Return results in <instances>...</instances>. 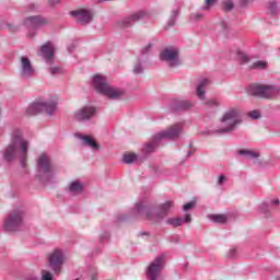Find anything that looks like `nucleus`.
<instances>
[{"label": "nucleus", "instance_id": "nucleus-43", "mask_svg": "<svg viewBox=\"0 0 280 280\" xmlns=\"http://www.w3.org/2000/svg\"><path fill=\"white\" fill-rule=\"evenodd\" d=\"M7 27H8L9 32H11L12 34H16V32H19V26H16L12 23H8Z\"/></svg>", "mask_w": 280, "mask_h": 280}, {"label": "nucleus", "instance_id": "nucleus-38", "mask_svg": "<svg viewBox=\"0 0 280 280\" xmlns=\"http://www.w3.org/2000/svg\"><path fill=\"white\" fill-rule=\"evenodd\" d=\"M248 117L254 120L261 119V113L258 109H254L248 113Z\"/></svg>", "mask_w": 280, "mask_h": 280}, {"label": "nucleus", "instance_id": "nucleus-31", "mask_svg": "<svg viewBox=\"0 0 280 280\" xmlns=\"http://www.w3.org/2000/svg\"><path fill=\"white\" fill-rule=\"evenodd\" d=\"M236 56L241 65H248V62H250V57H248V55L242 50L236 51Z\"/></svg>", "mask_w": 280, "mask_h": 280}, {"label": "nucleus", "instance_id": "nucleus-53", "mask_svg": "<svg viewBox=\"0 0 280 280\" xmlns=\"http://www.w3.org/2000/svg\"><path fill=\"white\" fill-rule=\"evenodd\" d=\"M269 205H273L275 207H279L280 200L279 199H272Z\"/></svg>", "mask_w": 280, "mask_h": 280}, {"label": "nucleus", "instance_id": "nucleus-54", "mask_svg": "<svg viewBox=\"0 0 280 280\" xmlns=\"http://www.w3.org/2000/svg\"><path fill=\"white\" fill-rule=\"evenodd\" d=\"M145 235H150V232H145V231L139 232L138 237H143Z\"/></svg>", "mask_w": 280, "mask_h": 280}, {"label": "nucleus", "instance_id": "nucleus-59", "mask_svg": "<svg viewBox=\"0 0 280 280\" xmlns=\"http://www.w3.org/2000/svg\"><path fill=\"white\" fill-rule=\"evenodd\" d=\"M257 164H258V165H262L261 160H258V161H257Z\"/></svg>", "mask_w": 280, "mask_h": 280}, {"label": "nucleus", "instance_id": "nucleus-45", "mask_svg": "<svg viewBox=\"0 0 280 280\" xmlns=\"http://www.w3.org/2000/svg\"><path fill=\"white\" fill-rule=\"evenodd\" d=\"M200 19H202V13H192L190 15L191 21H200Z\"/></svg>", "mask_w": 280, "mask_h": 280}, {"label": "nucleus", "instance_id": "nucleus-12", "mask_svg": "<svg viewBox=\"0 0 280 280\" xmlns=\"http://www.w3.org/2000/svg\"><path fill=\"white\" fill-rule=\"evenodd\" d=\"M160 60L161 62H168V67H171V69L183 65L180 61V50H178V48H165L160 52Z\"/></svg>", "mask_w": 280, "mask_h": 280}, {"label": "nucleus", "instance_id": "nucleus-8", "mask_svg": "<svg viewBox=\"0 0 280 280\" xmlns=\"http://www.w3.org/2000/svg\"><path fill=\"white\" fill-rule=\"evenodd\" d=\"M221 124H228L226 127L217 129V135H226L229 132H234L237 128V125L242 124V119H240V110L236 108H231L226 110L221 118H219Z\"/></svg>", "mask_w": 280, "mask_h": 280}, {"label": "nucleus", "instance_id": "nucleus-2", "mask_svg": "<svg viewBox=\"0 0 280 280\" xmlns=\"http://www.w3.org/2000/svg\"><path fill=\"white\" fill-rule=\"evenodd\" d=\"M19 147L22 154H27L30 142L25 140L23 130L14 128L11 132V142L2 151L3 161H5V163H12V161L16 159V154H19Z\"/></svg>", "mask_w": 280, "mask_h": 280}, {"label": "nucleus", "instance_id": "nucleus-50", "mask_svg": "<svg viewBox=\"0 0 280 280\" xmlns=\"http://www.w3.org/2000/svg\"><path fill=\"white\" fill-rule=\"evenodd\" d=\"M236 254H237V249L233 248V249H230V250L228 252L226 257H229V258L235 257Z\"/></svg>", "mask_w": 280, "mask_h": 280}, {"label": "nucleus", "instance_id": "nucleus-15", "mask_svg": "<svg viewBox=\"0 0 280 280\" xmlns=\"http://www.w3.org/2000/svg\"><path fill=\"white\" fill-rule=\"evenodd\" d=\"M37 56H40L47 65H54V60L56 59V48L54 44L50 40L43 44L37 51Z\"/></svg>", "mask_w": 280, "mask_h": 280}, {"label": "nucleus", "instance_id": "nucleus-11", "mask_svg": "<svg viewBox=\"0 0 280 280\" xmlns=\"http://www.w3.org/2000/svg\"><path fill=\"white\" fill-rule=\"evenodd\" d=\"M23 25L28 30V36L34 38L36 33L33 32L40 27H45V25H49V20L43 15H32L24 19Z\"/></svg>", "mask_w": 280, "mask_h": 280}, {"label": "nucleus", "instance_id": "nucleus-25", "mask_svg": "<svg viewBox=\"0 0 280 280\" xmlns=\"http://www.w3.org/2000/svg\"><path fill=\"white\" fill-rule=\"evenodd\" d=\"M211 81H209V79L205 78V79H201L197 85V90H196V93H197V97H199V100H205V95H206V92H205V88L206 86H209Z\"/></svg>", "mask_w": 280, "mask_h": 280}, {"label": "nucleus", "instance_id": "nucleus-19", "mask_svg": "<svg viewBox=\"0 0 280 280\" xmlns=\"http://www.w3.org/2000/svg\"><path fill=\"white\" fill-rule=\"evenodd\" d=\"M194 104L189 101H184V100H175L171 105H170V112L171 113H183L185 110H189Z\"/></svg>", "mask_w": 280, "mask_h": 280}, {"label": "nucleus", "instance_id": "nucleus-1", "mask_svg": "<svg viewBox=\"0 0 280 280\" xmlns=\"http://www.w3.org/2000/svg\"><path fill=\"white\" fill-rule=\"evenodd\" d=\"M183 132V128L180 125H172L168 129L164 131L158 132L150 142L145 143L142 148V154H140V159L145 161L150 158V154L154 153L159 145H161V141L163 139H168L170 141H174V139H178L180 133Z\"/></svg>", "mask_w": 280, "mask_h": 280}, {"label": "nucleus", "instance_id": "nucleus-16", "mask_svg": "<svg viewBox=\"0 0 280 280\" xmlns=\"http://www.w3.org/2000/svg\"><path fill=\"white\" fill-rule=\"evenodd\" d=\"M70 14L77 19V23L80 25H89L93 21V12L86 9L71 11Z\"/></svg>", "mask_w": 280, "mask_h": 280}, {"label": "nucleus", "instance_id": "nucleus-37", "mask_svg": "<svg viewBox=\"0 0 280 280\" xmlns=\"http://www.w3.org/2000/svg\"><path fill=\"white\" fill-rule=\"evenodd\" d=\"M205 3L206 4L201 7V10L207 11L211 10V8L218 3V0H206Z\"/></svg>", "mask_w": 280, "mask_h": 280}, {"label": "nucleus", "instance_id": "nucleus-55", "mask_svg": "<svg viewBox=\"0 0 280 280\" xmlns=\"http://www.w3.org/2000/svg\"><path fill=\"white\" fill-rule=\"evenodd\" d=\"M199 135L206 136V135H212V132L209 130H203V131H200Z\"/></svg>", "mask_w": 280, "mask_h": 280}, {"label": "nucleus", "instance_id": "nucleus-56", "mask_svg": "<svg viewBox=\"0 0 280 280\" xmlns=\"http://www.w3.org/2000/svg\"><path fill=\"white\" fill-rule=\"evenodd\" d=\"M188 148H190V150H194V141H189Z\"/></svg>", "mask_w": 280, "mask_h": 280}, {"label": "nucleus", "instance_id": "nucleus-23", "mask_svg": "<svg viewBox=\"0 0 280 280\" xmlns=\"http://www.w3.org/2000/svg\"><path fill=\"white\" fill-rule=\"evenodd\" d=\"M148 62V57H137V62L133 66L132 73L133 75H141L145 71L143 65Z\"/></svg>", "mask_w": 280, "mask_h": 280}, {"label": "nucleus", "instance_id": "nucleus-14", "mask_svg": "<svg viewBox=\"0 0 280 280\" xmlns=\"http://www.w3.org/2000/svg\"><path fill=\"white\" fill-rule=\"evenodd\" d=\"M49 268L55 275H60L65 264V254L60 249H55L48 258Z\"/></svg>", "mask_w": 280, "mask_h": 280}, {"label": "nucleus", "instance_id": "nucleus-4", "mask_svg": "<svg viewBox=\"0 0 280 280\" xmlns=\"http://www.w3.org/2000/svg\"><path fill=\"white\" fill-rule=\"evenodd\" d=\"M92 86L101 95H105L109 100H121L126 92L108 84V79L102 74H94Z\"/></svg>", "mask_w": 280, "mask_h": 280}, {"label": "nucleus", "instance_id": "nucleus-57", "mask_svg": "<svg viewBox=\"0 0 280 280\" xmlns=\"http://www.w3.org/2000/svg\"><path fill=\"white\" fill-rule=\"evenodd\" d=\"M178 240H179V237H178V236H175V237H174V242H175V244H178Z\"/></svg>", "mask_w": 280, "mask_h": 280}, {"label": "nucleus", "instance_id": "nucleus-24", "mask_svg": "<svg viewBox=\"0 0 280 280\" xmlns=\"http://www.w3.org/2000/svg\"><path fill=\"white\" fill-rule=\"evenodd\" d=\"M122 163H126V165H132V163H143V160L141 159V155L136 153H125L122 155Z\"/></svg>", "mask_w": 280, "mask_h": 280}, {"label": "nucleus", "instance_id": "nucleus-29", "mask_svg": "<svg viewBox=\"0 0 280 280\" xmlns=\"http://www.w3.org/2000/svg\"><path fill=\"white\" fill-rule=\"evenodd\" d=\"M240 156H245V159H259V152L250 151L248 149H241L237 151Z\"/></svg>", "mask_w": 280, "mask_h": 280}, {"label": "nucleus", "instance_id": "nucleus-34", "mask_svg": "<svg viewBox=\"0 0 280 280\" xmlns=\"http://www.w3.org/2000/svg\"><path fill=\"white\" fill-rule=\"evenodd\" d=\"M267 68H268V62L264 60H258L249 67V69H261V70Z\"/></svg>", "mask_w": 280, "mask_h": 280}, {"label": "nucleus", "instance_id": "nucleus-7", "mask_svg": "<svg viewBox=\"0 0 280 280\" xmlns=\"http://www.w3.org/2000/svg\"><path fill=\"white\" fill-rule=\"evenodd\" d=\"M24 220L25 209L19 207L9 213L8 218L4 220L3 229L7 233H16L18 231H21Z\"/></svg>", "mask_w": 280, "mask_h": 280}, {"label": "nucleus", "instance_id": "nucleus-36", "mask_svg": "<svg viewBox=\"0 0 280 280\" xmlns=\"http://www.w3.org/2000/svg\"><path fill=\"white\" fill-rule=\"evenodd\" d=\"M152 47H154V45L152 43H149L147 46H144L141 50H140V58H148V54H150V51H152Z\"/></svg>", "mask_w": 280, "mask_h": 280}, {"label": "nucleus", "instance_id": "nucleus-18", "mask_svg": "<svg viewBox=\"0 0 280 280\" xmlns=\"http://www.w3.org/2000/svg\"><path fill=\"white\" fill-rule=\"evenodd\" d=\"M142 19H145V12L138 11L119 21L118 25H120L122 28L132 27L133 24H136L138 21H141Z\"/></svg>", "mask_w": 280, "mask_h": 280}, {"label": "nucleus", "instance_id": "nucleus-49", "mask_svg": "<svg viewBox=\"0 0 280 280\" xmlns=\"http://www.w3.org/2000/svg\"><path fill=\"white\" fill-rule=\"evenodd\" d=\"M58 3H60V0H48V5L50 8H56V5H58Z\"/></svg>", "mask_w": 280, "mask_h": 280}, {"label": "nucleus", "instance_id": "nucleus-35", "mask_svg": "<svg viewBox=\"0 0 280 280\" xmlns=\"http://www.w3.org/2000/svg\"><path fill=\"white\" fill-rule=\"evenodd\" d=\"M259 212L265 215V218H268L270 215V203L262 202L259 208Z\"/></svg>", "mask_w": 280, "mask_h": 280}, {"label": "nucleus", "instance_id": "nucleus-6", "mask_svg": "<svg viewBox=\"0 0 280 280\" xmlns=\"http://www.w3.org/2000/svg\"><path fill=\"white\" fill-rule=\"evenodd\" d=\"M247 93L260 100H275L280 93V88L270 84L253 83L247 88Z\"/></svg>", "mask_w": 280, "mask_h": 280}, {"label": "nucleus", "instance_id": "nucleus-10", "mask_svg": "<svg viewBox=\"0 0 280 280\" xmlns=\"http://www.w3.org/2000/svg\"><path fill=\"white\" fill-rule=\"evenodd\" d=\"M165 256H156L147 267L145 279L147 280H159L163 270L165 269Z\"/></svg>", "mask_w": 280, "mask_h": 280}, {"label": "nucleus", "instance_id": "nucleus-20", "mask_svg": "<svg viewBox=\"0 0 280 280\" xmlns=\"http://www.w3.org/2000/svg\"><path fill=\"white\" fill-rule=\"evenodd\" d=\"M174 207V201L167 200L164 203H161L158 207V211L155 212L156 220H165L167 215H170V210Z\"/></svg>", "mask_w": 280, "mask_h": 280}, {"label": "nucleus", "instance_id": "nucleus-21", "mask_svg": "<svg viewBox=\"0 0 280 280\" xmlns=\"http://www.w3.org/2000/svg\"><path fill=\"white\" fill-rule=\"evenodd\" d=\"M191 222V214L186 213L184 218H168L166 220V224L168 226H174V229H177V226H183V224H189Z\"/></svg>", "mask_w": 280, "mask_h": 280}, {"label": "nucleus", "instance_id": "nucleus-3", "mask_svg": "<svg viewBox=\"0 0 280 280\" xmlns=\"http://www.w3.org/2000/svg\"><path fill=\"white\" fill-rule=\"evenodd\" d=\"M156 206L145 201H138L135 203L133 208L130 211V214H121L117 218V222H126L127 220H153L154 210Z\"/></svg>", "mask_w": 280, "mask_h": 280}, {"label": "nucleus", "instance_id": "nucleus-13", "mask_svg": "<svg viewBox=\"0 0 280 280\" xmlns=\"http://www.w3.org/2000/svg\"><path fill=\"white\" fill-rule=\"evenodd\" d=\"M96 116H97V107L93 105H84L73 113V119L79 124L92 121V119H95Z\"/></svg>", "mask_w": 280, "mask_h": 280}, {"label": "nucleus", "instance_id": "nucleus-42", "mask_svg": "<svg viewBox=\"0 0 280 280\" xmlns=\"http://www.w3.org/2000/svg\"><path fill=\"white\" fill-rule=\"evenodd\" d=\"M106 240H110V232L105 231L101 236H100V242L101 244H104Z\"/></svg>", "mask_w": 280, "mask_h": 280}, {"label": "nucleus", "instance_id": "nucleus-47", "mask_svg": "<svg viewBox=\"0 0 280 280\" xmlns=\"http://www.w3.org/2000/svg\"><path fill=\"white\" fill-rule=\"evenodd\" d=\"M206 104L207 106H220V103L215 100H209Z\"/></svg>", "mask_w": 280, "mask_h": 280}, {"label": "nucleus", "instance_id": "nucleus-44", "mask_svg": "<svg viewBox=\"0 0 280 280\" xmlns=\"http://www.w3.org/2000/svg\"><path fill=\"white\" fill-rule=\"evenodd\" d=\"M75 47H78V43L73 42L72 44L68 45L67 50L68 54H73V51H75Z\"/></svg>", "mask_w": 280, "mask_h": 280}, {"label": "nucleus", "instance_id": "nucleus-27", "mask_svg": "<svg viewBox=\"0 0 280 280\" xmlns=\"http://www.w3.org/2000/svg\"><path fill=\"white\" fill-rule=\"evenodd\" d=\"M69 191L71 194H82L84 191V184L80 180H73L69 186Z\"/></svg>", "mask_w": 280, "mask_h": 280}, {"label": "nucleus", "instance_id": "nucleus-33", "mask_svg": "<svg viewBox=\"0 0 280 280\" xmlns=\"http://www.w3.org/2000/svg\"><path fill=\"white\" fill-rule=\"evenodd\" d=\"M268 10H269L271 16H277V14L279 12V5L277 4V2L270 1L268 4Z\"/></svg>", "mask_w": 280, "mask_h": 280}, {"label": "nucleus", "instance_id": "nucleus-40", "mask_svg": "<svg viewBox=\"0 0 280 280\" xmlns=\"http://www.w3.org/2000/svg\"><path fill=\"white\" fill-rule=\"evenodd\" d=\"M196 207V200L189 201L183 206V211H190Z\"/></svg>", "mask_w": 280, "mask_h": 280}, {"label": "nucleus", "instance_id": "nucleus-32", "mask_svg": "<svg viewBox=\"0 0 280 280\" xmlns=\"http://www.w3.org/2000/svg\"><path fill=\"white\" fill-rule=\"evenodd\" d=\"M221 8L223 12H232V10L235 8V3H233L231 0H222Z\"/></svg>", "mask_w": 280, "mask_h": 280}, {"label": "nucleus", "instance_id": "nucleus-5", "mask_svg": "<svg viewBox=\"0 0 280 280\" xmlns=\"http://www.w3.org/2000/svg\"><path fill=\"white\" fill-rule=\"evenodd\" d=\"M36 173L35 178L39 180V183L44 185L47 183H56V173H54L51 159L45 153L40 154L37 159Z\"/></svg>", "mask_w": 280, "mask_h": 280}, {"label": "nucleus", "instance_id": "nucleus-60", "mask_svg": "<svg viewBox=\"0 0 280 280\" xmlns=\"http://www.w3.org/2000/svg\"><path fill=\"white\" fill-rule=\"evenodd\" d=\"M277 280H279V277H276Z\"/></svg>", "mask_w": 280, "mask_h": 280}, {"label": "nucleus", "instance_id": "nucleus-48", "mask_svg": "<svg viewBox=\"0 0 280 280\" xmlns=\"http://www.w3.org/2000/svg\"><path fill=\"white\" fill-rule=\"evenodd\" d=\"M226 183V176L220 175L218 178V185H224Z\"/></svg>", "mask_w": 280, "mask_h": 280}, {"label": "nucleus", "instance_id": "nucleus-58", "mask_svg": "<svg viewBox=\"0 0 280 280\" xmlns=\"http://www.w3.org/2000/svg\"><path fill=\"white\" fill-rule=\"evenodd\" d=\"M191 154H194V152L192 151H188L187 158L191 156Z\"/></svg>", "mask_w": 280, "mask_h": 280}, {"label": "nucleus", "instance_id": "nucleus-22", "mask_svg": "<svg viewBox=\"0 0 280 280\" xmlns=\"http://www.w3.org/2000/svg\"><path fill=\"white\" fill-rule=\"evenodd\" d=\"M79 139L82 140L83 145L91 148L94 152H100V143L91 136L78 135Z\"/></svg>", "mask_w": 280, "mask_h": 280}, {"label": "nucleus", "instance_id": "nucleus-41", "mask_svg": "<svg viewBox=\"0 0 280 280\" xmlns=\"http://www.w3.org/2000/svg\"><path fill=\"white\" fill-rule=\"evenodd\" d=\"M48 71H49L50 75H58V73H62V68L52 67V68H49Z\"/></svg>", "mask_w": 280, "mask_h": 280}, {"label": "nucleus", "instance_id": "nucleus-17", "mask_svg": "<svg viewBox=\"0 0 280 280\" xmlns=\"http://www.w3.org/2000/svg\"><path fill=\"white\" fill-rule=\"evenodd\" d=\"M36 73V70L32 66V61H30V57L22 56L21 57V70L20 75L22 78H32Z\"/></svg>", "mask_w": 280, "mask_h": 280}, {"label": "nucleus", "instance_id": "nucleus-26", "mask_svg": "<svg viewBox=\"0 0 280 280\" xmlns=\"http://www.w3.org/2000/svg\"><path fill=\"white\" fill-rule=\"evenodd\" d=\"M180 16V9H175L171 12V16L168 19V22L166 26L164 27L165 30H170V27H174L176 25V19Z\"/></svg>", "mask_w": 280, "mask_h": 280}, {"label": "nucleus", "instance_id": "nucleus-52", "mask_svg": "<svg viewBox=\"0 0 280 280\" xmlns=\"http://www.w3.org/2000/svg\"><path fill=\"white\" fill-rule=\"evenodd\" d=\"M249 1H253V0H240L241 8H246V5H248Z\"/></svg>", "mask_w": 280, "mask_h": 280}, {"label": "nucleus", "instance_id": "nucleus-9", "mask_svg": "<svg viewBox=\"0 0 280 280\" xmlns=\"http://www.w3.org/2000/svg\"><path fill=\"white\" fill-rule=\"evenodd\" d=\"M56 108H58V104L56 101L50 102H33L26 108V115L30 117H34L35 115H40V113H46L49 117L56 113Z\"/></svg>", "mask_w": 280, "mask_h": 280}, {"label": "nucleus", "instance_id": "nucleus-51", "mask_svg": "<svg viewBox=\"0 0 280 280\" xmlns=\"http://www.w3.org/2000/svg\"><path fill=\"white\" fill-rule=\"evenodd\" d=\"M91 279L92 280H97V269H92Z\"/></svg>", "mask_w": 280, "mask_h": 280}, {"label": "nucleus", "instance_id": "nucleus-39", "mask_svg": "<svg viewBox=\"0 0 280 280\" xmlns=\"http://www.w3.org/2000/svg\"><path fill=\"white\" fill-rule=\"evenodd\" d=\"M28 12H38L40 10V4L38 2H32L27 5Z\"/></svg>", "mask_w": 280, "mask_h": 280}, {"label": "nucleus", "instance_id": "nucleus-30", "mask_svg": "<svg viewBox=\"0 0 280 280\" xmlns=\"http://www.w3.org/2000/svg\"><path fill=\"white\" fill-rule=\"evenodd\" d=\"M208 218L211 222H214V224H226L229 220L226 214H209Z\"/></svg>", "mask_w": 280, "mask_h": 280}, {"label": "nucleus", "instance_id": "nucleus-28", "mask_svg": "<svg viewBox=\"0 0 280 280\" xmlns=\"http://www.w3.org/2000/svg\"><path fill=\"white\" fill-rule=\"evenodd\" d=\"M25 280H54V275L47 270H42V279L34 275H27Z\"/></svg>", "mask_w": 280, "mask_h": 280}, {"label": "nucleus", "instance_id": "nucleus-46", "mask_svg": "<svg viewBox=\"0 0 280 280\" xmlns=\"http://www.w3.org/2000/svg\"><path fill=\"white\" fill-rule=\"evenodd\" d=\"M25 161H27V153H23V155L21 156L20 163H21V167L25 168Z\"/></svg>", "mask_w": 280, "mask_h": 280}]
</instances>
